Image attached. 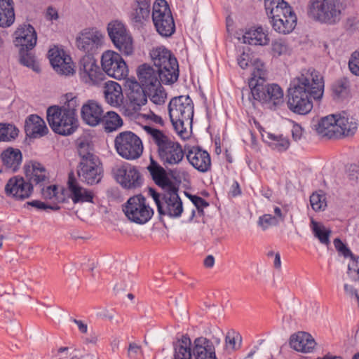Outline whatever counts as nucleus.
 Returning a JSON list of instances; mask_svg holds the SVG:
<instances>
[{
	"label": "nucleus",
	"instance_id": "f257e3e1",
	"mask_svg": "<svg viewBox=\"0 0 359 359\" xmlns=\"http://www.w3.org/2000/svg\"><path fill=\"white\" fill-rule=\"evenodd\" d=\"M324 93L322 75L313 69H304L290 83L287 107L294 113L304 115L313 109L311 98L320 100Z\"/></svg>",
	"mask_w": 359,
	"mask_h": 359
},
{
	"label": "nucleus",
	"instance_id": "f03ea898",
	"mask_svg": "<svg viewBox=\"0 0 359 359\" xmlns=\"http://www.w3.org/2000/svg\"><path fill=\"white\" fill-rule=\"evenodd\" d=\"M266 72L264 64L259 60L252 62V72L248 81L249 88L243 89L242 100L244 104L255 106L259 102L270 109L283 103V90L277 84L266 83Z\"/></svg>",
	"mask_w": 359,
	"mask_h": 359
},
{
	"label": "nucleus",
	"instance_id": "7ed1b4c3",
	"mask_svg": "<svg viewBox=\"0 0 359 359\" xmlns=\"http://www.w3.org/2000/svg\"><path fill=\"white\" fill-rule=\"evenodd\" d=\"M264 7L270 23L276 32L290 34L297 25V18L285 0H264Z\"/></svg>",
	"mask_w": 359,
	"mask_h": 359
},
{
	"label": "nucleus",
	"instance_id": "20e7f679",
	"mask_svg": "<svg viewBox=\"0 0 359 359\" xmlns=\"http://www.w3.org/2000/svg\"><path fill=\"white\" fill-rule=\"evenodd\" d=\"M143 129L149 140L156 145L159 158L164 165H176L182 161L184 151L179 143L172 140L162 130L151 126H145Z\"/></svg>",
	"mask_w": 359,
	"mask_h": 359
},
{
	"label": "nucleus",
	"instance_id": "39448f33",
	"mask_svg": "<svg viewBox=\"0 0 359 359\" xmlns=\"http://www.w3.org/2000/svg\"><path fill=\"white\" fill-rule=\"evenodd\" d=\"M170 121L178 133H182L184 125H190L194 116V104L188 95L173 97L168 104Z\"/></svg>",
	"mask_w": 359,
	"mask_h": 359
},
{
	"label": "nucleus",
	"instance_id": "423d86ee",
	"mask_svg": "<svg viewBox=\"0 0 359 359\" xmlns=\"http://www.w3.org/2000/svg\"><path fill=\"white\" fill-rule=\"evenodd\" d=\"M47 120L51 129L62 135H69L77 128V118L74 114L69 111H65L58 106L48 108Z\"/></svg>",
	"mask_w": 359,
	"mask_h": 359
},
{
	"label": "nucleus",
	"instance_id": "0eeeda50",
	"mask_svg": "<svg viewBox=\"0 0 359 359\" xmlns=\"http://www.w3.org/2000/svg\"><path fill=\"white\" fill-rule=\"evenodd\" d=\"M313 19L321 22L334 24L341 18L340 0H311L309 11Z\"/></svg>",
	"mask_w": 359,
	"mask_h": 359
},
{
	"label": "nucleus",
	"instance_id": "6e6552de",
	"mask_svg": "<svg viewBox=\"0 0 359 359\" xmlns=\"http://www.w3.org/2000/svg\"><path fill=\"white\" fill-rule=\"evenodd\" d=\"M114 145L118 155L127 160L137 159L143 153L141 139L131 131L120 133L115 137Z\"/></svg>",
	"mask_w": 359,
	"mask_h": 359
},
{
	"label": "nucleus",
	"instance_id": "1a4fd4ad",
	"mask_svg": "<svg viewBox=\"0 0 359 359\" xmlns=\"http://www.w3.org/2000/svg\"><path fill=\"white\" fill-rule=\"evenodd\" d=\"M152 20L157 32L163 37L171 36L175 24L170 9L165 0H156L153 6Z\"/></svg>",
	"mask_w": 359,
	"mask_h": 359
},
{
	"label": "nucleus",
	"instance_id": "9d476101",
	"mask_svg": "<svg viewBox=\"0 0 359 359\" xmlns=\"http://www.w3.org/2000/svg\"><path fill=\"white\" fill-rule=\"evenodd\" d=\"M123 211L130 222L139 224L147 223L154 215L153 209L141 194L129 198L123 206Z\"/></svg>",
	"mask_w": 359,
	"mask_h": 359
},
{
	"label": "nucleus",
	"instance_id": "9b49d317",
	"mask_svg": "<svg viewBox=\"0 0 359 359\" xmlns=\"http://www.w3.org/2000/svg\"><path fill=\"white\" fill-rule=\"evenodd\" d=\"M104 42V34L97 27L85 28L76 37V46L85 55L93 56L96 54Z\"/></svg>",
	"mask_w": 359,
	"mask_h": 359
},
{
	"label": "nucleus",
	"instance_id": "f8f14e48",
	"mask_svg": "<svg viewBox=\"0 0 359 359\" xmlns=\"http://www.w3.org/2000/svg\"><path fill=\"white\" fill-rule=\"evenodd\" d=\"M79 76L87 86H97L105 79V74L93 56L84 55L79 62Z\"/></svg>",
	"mask_w": 359,
	"mask_h": 359
},
{
	"label": "nucleus",
	"instance_id": "ddd939ff",
	"mask_svg": "<svg viewBox=\"0 0 359 359\" xmlns=\"http://www.w3.org/2000/svg\"><path fill=\"white\" fill-rule=\"evenodd\" d=\"M107 32L114 46L121 53L125 55L133 53V39L121 22L115 20L109 23Z\"/></svg>",
	"mask_w": 359,
	"mask_h": 359
},
{
	"label": "nucleus",
	"instance_id": "4468645a",
	"mask_svg": "<svg viewBox=\"0 0 359 359\" xmlns=\"http://www.w3.org/2000/svg\"><path fill=\"white\" fill-rule=\"evenodd\" d=\"M101 65L104 73L117 80L126 79L128 69L121 56L114 50L104 51L101 57Z\"/></svg>",
	"mask_w": 359,
	"mask_h": 359
},
{
	"label": "nucleus",
	"instance_id": "2eb2a0df",
	"mask_svg": "<svg viewBox=\"0 0 359 359\" xmlns=\"http://www.w3.org/2000/svg\"><path fill=\"white\" fill-rule=\"evenodd\" d=\"M163 194V202L158 204L160 215H167L171 217H178L183 211L182 202L178 196V189L174 185L166 188Z\"/></svg>",
	"mask_w": 359,
	"mask_h": 359
},
{
	"label": "nucleus",
	"instance_id": "dca6fc26",
	"mask_svg": "<svg viewBox=\"0 0 359 359\" xmlns=\"http://www.w3.org/2000/svg\"><path fill=\"white\" fill-rule=\"evenodd\" d=\"M50 62L54 70L61 75H72L75 72L72 57L58 46H54L48 51Z\"/></svg>",
	"mask_w": 359,
	"mask_h": 359
},
{
	"label": "nucleus",
	"instance_id": "f3484780",
	"mask_svg": "<svg viewBox=\"0 0 359 359\" xmlns=\"http://www.w3.org/2000/svg\"><path fill=\"white\" fill-rule=\"evenodd\" d=\"M102 169L98 158H91L80 161L77 170L79 179L88 184L98 183L102 178Z\"/></svg>",
	"mask_w": 359,
	"mask_h": 359
},
{
	"label": "nucleus",
	"instance_id": "a211bd4d",
	"mask_svg": "<svg viewBox=\"0 0 359 359\" xmlns=\"http://www.w3.org/2000/svg\"><path fill=\"white\" fill-rule=\"evenodd\" d=\"M33 191V185L23 177H13L8 180L5 186L6 196L16 200L29 198Z\"/></svg>",
	"mask_w": 359,
	"mask_h": 359
},
{
	"label": "nucleus",
	"instance_id": "6ab92c4d",
	"mask_svg": "<svg viewBox=\"0 0 359 359\" xmlns=\"http://www.w3.org/2000/svg\"><path fill=\"white\" fill-rule=\"evenodd\" d=\"M116 181L126 189H135L141 184V177L135 167L126 164L117 168L115 172Z\"/></svg>",
	"mask_w": 359,
	"mask_h": 359
},
{
	"label": "nucleus",
	"instance_id": "aec40b11",
	"mask_svg": "<svg viewBox=\"0 0 359 359\" xmlns=\"http://www.w3.org/2000/svg\"><path fill=\"white\" fill-rule=\"evenodd\" d=\"M103 113L102 104L93 100H88L81 109V119L86 124L92 127L100 125Z\"/></svg>",
	"mask_w": 359,
	"mask_h": 359
},
{
	"label": "nucleus",
	"instance_id": "412c9836",
	"mask_svg": "<svg viewBox=\"0 0 359 359\" xmlns=\"http://www.w3.org/2000/svg\"><path fill=\"white\" fill-rule=\"evenodd\" d=\"M186 157L190 164L201 172H206L211 168L210 154L199 147H192L189 149Z\"/></svg>",
	"mask_w": 359,
	"mask_h": 359
},
{
	"label": "nucleus",
	"instance_id": "4be33fe9",
	"mask_svg": "<svg viewBox=\"0 0 359 359\" xmlns=\"http://www.w3.org/2000/svg\"><path fill=\"white\" fill-rule=\"evenodd\" d=\"M67 184L69 198L74 203H93L94 193L81 187L73 174L69 175Z\"/></svg>",
	"mask_w": 359,
	"mask_h": 359
},
{
	"label": "nucleus",
	"instance_id": "5701e85b",
	"mask_svg": "<svg viewBox=\"0 0 359 359\" xmlns=\"http://www.w3.org/2000/svg\"><path fill=\"white\" fill-rule=\"evenodd\" d=\"M14 34V43L16 46L32 49L36 44V32L29 24H23L19 26Z\"/></svg>",
	"mask_w": 359,
	"mask_h": 359
},
{
	"label": "nucleus",
	"instance_id": "b1692460",
	"mask_svg": "<svg viewBox=\"0 0 359 359\" xmlns=\"http://www.w3.org/2000/svg\"><path fill=\"white\" fill-rule=\"evenodd\" d=\"M158 71L153 67L144 64L138 67L137 76L142 87L151 90L161 85Z\"/></svg>",
	"mask_w": 359,
	"mask_h": 359
},
{
	"label": "nucleus",
	"instance_id": "393cba45",
	"mask_svg": "<svg viewBox=\"0 0 359 359\" xmlns=\"http://www.w3.org/2000/svg\"><path fill=\"white\" fill-rule=\"evenodd\" d=\"M337 138L353 136L358 129V122L343 111L335 114Z\"/></svg>",
	"mask_w": 359,
	"mask_h": 359
},
{
	"label": "nucleus",
	"instance_id": "a878e982",
	"mask_svg": "<svg viewBox=\"0 0 359 359\" xmlns=\"http://www.w3.org/2000/svg\"><path fill=\"white\" fill-rule=\"evenodd\" d=\"M316 344L312 336L305 332H298L292 334L290 338L291 348L299 352L310 353L314 349Z\"/></svg>",
	"mask_w": 359,
	"mask_h": 359
},
{
	"label": "nucleus",
	"instance_id": "bb28decb",
	"mask_svg": "<svg viewBox=\"0 0 359 359\" xmlns=\"http://www.w3.org/2000/svg\"><path fill=\"white\" fill-rule=\"evenodd\" d=\"M314 129L321 137L337 139L335 114L323 117L314 125Z\"/></svg>",
	"mask_w": 359,
	"mask_h": 359
},
{
	"label": "nucleus",
	"instance_id": "cd10ccee",
	"mask_svg": "<svg viewBox=\"0 0 359 359\" xmlns=\"http://www.w3.org/2000/svg\"><path fill=\"white\" fill-rule=\"evenodd\" d=\"M25 130L27 136L36 138L46 135L48 128L40 116L32 114L29 116L25 121Z\"/></svg>",
	"mask_w": 359,
	"mask_h": 359
},
{
	"label": "nucleus",
	"instance_id": "c85d7f7f",
	"mask_svg": "<svg viewBox=\"0 0 359 359\" xmlns=\"http://www.w3.org/2000/svg\"><path fill=\"white\" fill-rule=\"evenodd\" d=\"M193 353L196 359H217L212 343L203 337L194 340Z\"/></svg>",
	"mask_w": 359,
	"mask_h": 359
},
{
	"label": "nucleus",
	"instance_id": "c756f323",
	"mask_svg": "<svg viewBox=\"0 0 359 359\" xmlns=\"http://www.w3.org/2000/svg\"><path fill=\"white\" fill-rule=\"evenodd\" d=\"M286 212L276 206L273 208V215L271 213L264 214L259 217L257 226L263 231H266L271 227L278 226L280 223L285 221Z\"/></svg>",
	"mask_w": 359,
	"mask_h": 359
},
{
	"label": "nucleus",
	"instance_id": "7c9ffc66",
	"mask_svg": "<svg viewBox=\"0 0 359 359\" xmlns=\"http://www.w3.org/2000/svg\"><path fill=\"white\" fill-rule=\"evenodd\" d=\"M104 95L106 102L113 107H119L123 104L122 88L115 81H109L105 83Z\"/></svg>",
	"mask_w": 359,
	"mask_h": 359
},
{
	"label": "nucleus",
	"instance_id": "2f4dec72",
	"mask_svg": "<svg viewBox=\"0 0 359 359\" xmlns=\"http://www.w3.org/2000/svg\"><path fill=\"white\" fill-rule=\"evenodd\" d=\"M150 16V2L147 0H135L130 13V19L135 26L142 25Z\"/></svg>",
	"mask_w": 359,
	"mask_h": 359
},
{
	"label": "nucleus",
	"instance_id": "473e14b6",
	"mask_svg": "<svg viewBox=\"0 0 359 359\" xmlns=\"http://www.w3.org/2000/svg\"><path fill=\"white\" fill-rule=\"evenodd\" d=\"M25 176L28 182L41 184L48 180V173L45 168L39 163H32L31 165L25 168Z\"/></svg>",
	"mask_w": 359,
	"mask_h": 359
},
{
	"label": "nucleus",
	"instance_id": "72a5a7b5",
	"mask_svg": "<svg viewBox=\"0 0 359 359\" xmlns=\"http://www.w3.org/2000/svg\"><path fill=\"white\" fill-rule=\"evenodd\" d=\"M242 39L244 43L255 46H265L269 42L268 34L261 27L247 31L243 36Z\"/></svg>",
	"mask_w": 359,
	"mask_h": 359
},
{
	"label": "nucleus",
	"instance_id": "f704fd0d",
	"mask_svg": "<svg viewBox=\"0 0 359 359\" xmlns=\"http://www.w3.org/2000/svg\"><path fill=\"white\" fill-rule=\"evenodd\" d=\"M123 121L122 118L116 112L113 111L103 113L100 120V125L102 126L104 130L106 133H112L118 130L122 127Z\"/></svg>",
	"mask_w": 359,
	"mask_h": 359
},
{
	"label": "nucleus",
	"instance_id": "c9c22d12",
	"mask_svg": "<svg viewBox=\"0 0 359 359\" xmlns=\"http://www.w3.org/2000/svg\"><path fill=\"white\" fill-rule=\"evenodd\" d=\"M148 170L156 184L161 187L163 189L169 188L173 185L166 176L165 170L154 161H151L150 165L148 166Z\"/></svg>",
	"mask_w": 359,
	"mask_h": 359
},
{
	"label": "nucleus",
	"instance_id": "e433bc0d",
	"mask_svg": "<svg viewBox=\"0 0 359 359\" xmlns=\"http://www.w3.org/2000/svg\"><path fill=\"white\" fill-rule=\"evenodd\" d=\"M15 20L13 0H0V27H10Z\"/></svg>",
	"mask_w": 359,
	"mask_h": 359
},
{
	"label": "nucleus",
	"instance_id": "4c0bfd02",
	"mask_svg": "<svg viewBox=\"0 0 359 359\" xmlns=\"http://www.w3.org/2000/svg\"><path fill=\"white\" fill-rule=\"evenodd\" d=\"M22 153L18 149L10 148L1 154L4 164L13 172L18 170L22 163Z\"/></svg>",
	"mask_w": 359,
	"mask_h": 359
},
{
	"label": "nucleus",
	"instance_id": "58836bf2",
	"mask_svg": "<svg viewBox=\"0 0 359 359\" xmlns=\"http://www.w3.org/2000/svg\"><path fill=\"white\" fill-rule=\"evenodd\" d=\"M130 104L135 111L140 109L147 102V97L143 87L136 84L133 86L128 94Z\"/></svg>",
	"mask_w": 359,
	"mask_h": 359
},
{
	"label": "nucleus",
	"instance_id": "ea45409f",
	"mask_svg": "<svg viewBox=\"0 0 359 359\" xmlns=\"http://www.w3.org/2000/svg\"><path fill=\"white\" fill-rule=\"evenodd\" d=\"M191 341L187 335H183L174 345L173 359H191Z\"/></svg>",
	"mask_w": 359,
	"mask_h": 359
},
{
	"label": "nucleus",
	"instance_id": "a19ab883",
	"mask_svg": "<svg viewBox=\"0 0 359 359\" xmlns=\"http://www.w3.org/2000/svg\"><path fill=\"white\" fill-rule=\"evenodd\" d=\"M172 56L171 52L163 46L154 48L150 51V57L156 69L162 67Z\"/></svg>",
	"mask_w": 359,
	"mask_h": 359
},
{
	"label": "nucleus",
	"instance_id": "79ce46f5",
	"mask_svg": "<svg viewBox=\"0 0 359 359\" xmlns=\"http://www.w3.org/2000/svg\"><path fill=\"white\" fill-rule=\"evenodd\" d=\"M311 228L315 237H316L322 244L328 245L330 243L331 231L327 229L323 224L312 219L311 222Z\"/></svg>",
	"mask_w": 359,
	"mask_h": 359
},
{
	"label": "nucleus",
	"instance_id": "37998d69",
	"mask_svg": "<svg viewBox=\"0 0 359 359\" xmlns=\"http://www.w3.org/2000/svg\"><path fill=\"white\" fill-rule=\"evenodd\" d=\"M77 151L79 156L81 158V161L83 160L98 158L94 155L93 151V146L91 143L86 139H79L77 142Z\"/></svg>",
	"mask_w": 359,
	"mask_h": 359
},
{
	"label": "nucleus",
	"instance_id": "c03bdc74",
	"mask_svg": "<svg viewBox=\"0 0 359 359\" xmlns=\"http://www.w3.org/2000/svg\"><path fill=\"white\" fill-rule=\"evenodd\" d=\"M18 129L13 124L0 123V142H10L18 135Z\"/></svg>",
	"mask_w": 359,
	"mask_h": 359
},
{
	"label": "nucleus",
	"instance_id": "a18cd8bd",
	"mask_svg": "<svg viewBox=\"0 0 359 359\" xmlns=\"http://www.w3.org/2000/svg\"><path fill=\"white\" fill-rule=\"evenodd\" d=\"M291 50L290 46L285 39H278L271 43V52L274 57L289 55Z\"/></svg>",
	"mask_w": 359,
	"mask_h": 359
},
{
	"label": "nucleus",
	"instance_id": "49530a36",
	"mask_svg": "<svg viewBox=\"0 0 359 359\" xmlns=\"http://www.w3.org/2000/svg\"><path fill=\"white\" fill-rule=\"evenodd\" d=\"M31 49L20 48L19 50L20 62L22 65L32 68L35 72L39 71V67L36 63L34 55L29 51Z\"/></svg>",
	"mask_w": 359,
	"mask_h": 359
},
{
	"label": "nucleus",
	"instance_id": "de8ad7c7",
	"mask_svg": "<svg viewBox=\"0 0 359 359\" xmlns=\"http://www.w3.org/2000/svg\"><path fill=\"white\" fill-rule=\"evenodd\" d=\"M349 91V82L343 78L337 81L332 85V93L334 97L337 99L345 97L348 95Z\"/></svg>",
	"mask_w": 359,
	"mask_h": 359
},
{
	"label": "nucleus",
	"instance_id": "09e8293b",
	"mask_svg": "<svg viewBox=\"0 0 359 359\" xmlns=\"http://www.w3.org/2000/svg\"><path fill=\"white\" fill-rule=\"evenodd\" d=\"M153 91L151 90L150 100L155 106L153 108L158 109V106L163 105L165 102L167 94L163 90L161 85L156 88H152Z\"/></svg>",
	"mask_w": 359,
	"mask_h": 359
},
{
	"label": "nucleus",
	"instance_id": "8fccbe9b",
	"mask_svg": "<svg viewBox=\"0 0 359 359\" xmlns=\"http://www.w3.org/2000/svg\"><path fill=\"white\" fill-rule=\"evenodd\" d=\"M171 69L172 75L170 77V81H177L179 77V65L177 59L172 56L164 63L162 67H158L157 70H165Z\"/></svg>",
	"mask_w": 359,
	"mask_h": 359
},
{
	"label": "nucleus",
	"instance_id": "3c124183",
	"mask_svg": "<svg viewBox=\"0 0 359 359\" xmlns=\"http://www.w3.org/2000/svg\"><path fill=\"white\" fill-rule=\"evenodd\" d=\"M269 137L273 140V142H271V147L273 149L278 151H285L290 146L289 140L283 136H276L275 135L270 134Z\"/></svg>",
	"mask_w": 359,
	"mask_h": 359
},
{
	"label": "nucleus",
	"instance_id": "603ef678",
	"mask_svg": "<svg viewBox=\"0 0 359 359\" xmlns=\"http://www.w3.org/2000/svg\"><path fill=\"white\" fill-rule=\"evenodd\" d=\"M310 203L315 211L323 210L327 205L325 196L317 193H313L310 196Z\"/></svg>",
	"mask_w": 359,
	"mask_h": 359
},
{
	"label": "nucleus",
	"instance_id": "864d4df0",
	"mask_svg": "<svg viewBox=\"0 0 359 359\" xmlns=\"http://www.w3.org/2000/svg\"><path fill=\"white\" fill-rule=\"evenodd\" d=\"M79 105L76 97H73L72 95H67V102L60 108L65 111H72L74 116L76 117V108Z\"/></svg>",
	"mask_w": 359,
	"mask_h": 359
},
{
	"label": "nucleus",
	"instance_id": "5fc2aeb1",
	"mask_svg": "<svg viewBox=\"0 0 359 359\" xmlns=\"http://www.w3.org/2000/svg\"><path fill=\"white\" fill-rule=\"evenodd\" d=\"M348 68L352 74L359 76V49L351 54L348 61Z\"/></svg>",
	"mask_w": 359,
	"mask_h": 359
},
{
	"label": "nucleus",
	"instance_id": "6e6d98bb",
	"mask_svg": "<svg viewBox=\"0 0 359 359\" xmlns=\"http://www.w3.org/2000/svg\"><path fill=\"white\" fill-rule=\"evenodd\" d=\"M158 109L156 108H150L149 111L147 114H143L142 116L147 120H149L155 123L159 124L161 126L163 125V121L161 116L156 114L155 113Z\"/></svg>",
	"mask_w": 359,
	"mask_h": 359
},
{
	"label": "nucleus",
	"instance_id": "4d7b16f0",
	"mask_svg": "<svg viewBox=\"0 0 359 359\" xmlns=\"http://www.w3.org/2000/svg\"><path fill=\"white\" fill-rule=\"evenodd\" d=\"M334 245L336 249L341 252L345 257H351L353 259V255L351 250L341 242L339 238H335L334 241Z\"/></svg>",
	"mask_w": 359,
	"mask_h": 359
},
{
	"label": "nucleus",
	"instance_id": "13d9d810",
	"mask_svg": "<svg viewBox=\"0 0 359 359\" xmlns=\"http://www.w3.org/2000/svg\"><path fill=\"white\" fill-rule=\"evenodd\" d=\"M27 205H31V206H32L36 209H39V210L51 209L53 210H57L60 208L57 205H55V206L47 205L45 203L41 202L40 201H37V200L29 201L27 203Z\"/></svg>",
	"mask_w": 359,
	"mask_h": 359
},
{
	"label": "nucleus",
	"instance_id": "bf43d9fd",
	"mask_svg": "<svg viewBox=\"0 0 359 359\" xmlns=\"http://www.w3.org/2000/svg\"><path fill=\"white\" fill-rule=\"evenodd\" d=\"M68 351L69 348L67 347H60L57 350H53L52 351V358L53 359H67L68 358Z\"/></svg>",
	"mask_w": 359,
	"mask_h": 359
},
{
	"label": "nucleus",
	"instance_id": "052dcab7",
	"mask_svg": "<svg viewBox=\"0 0 359 359\" xmlns=\"http://www.w3.org/2000/svg\"><path fill=\"white\" fill-rule=\"evenodd\" d=\"M57 187L55 185L48 186L46 189H42V196L44 198L52 199L56 197L57 195Z\"/></svg>",
	"mask_w": 359,
	"mask_h": 359
},
{
	"label": "nucleus",
	"instance_id": "680f3d73",
	"mask_svg": "<svg viewBox=\"0 0 359 359\" xmlns=\"http://www.w3.org/2000/svg\"><path fill=\"white\" fill-rule=\"evenodd\" d=\"M158 76H160V80L161 83L164 84H172L175 81H170V77L172 75L171 72V69H165V70H158Z\"/></svg>",
	"mask_w": 359,
	"mask_h": 359
},
{
	"label": "nucleus",
	"instance_id": "e2e57ef3",
	"mask_svg": "<svg viewBox=\"0 0 359 359\" xmlns=\"http://www.w3.org/2000/svg\"><path fill=\"white\" fill-rule=\"evenodd\" d=\"M251 62L250 54L245 51L238 58V64L242 69H245Z\"/></svg>",
	"mask_w": 359,
	"mask_h": 359
},
{
	"label": "nucleus",
	"instance_id": "0e129e2a",
	"mask_svg": "<svg viewBox=\"0 0 359 359\" xmlns=\"http://www.w3.org/2000/svg\"><path fill=\"white\" fill-rule=\"evenodd\" d=\"M190 199L193 204L196 207L197 209L207 207L208 203L202 198L196 196H190Z\"/></svg>",
	"mask_w": 359,
	"mask_h": 359
},
{
	"label": "nucleus",
	"instance_id": "69168bd1",
	"mask_svg": "<svg viewBox=\"0 0 359 359\" xmlns=\"http://www.w3.org/2000/svg\"><path fill=\"white\" fill-rule=\"evenodd\" d=\"M291 132L293 140L294 141H298L301 139L303 135V128L299 124H294Z\"/></svg>",
	"mask_w": 359,
	"mask_h": 359
},
{
	"label": "nucleus",
	"instance_id": "338daca9",
	"mask_svg": "<svg viewBox=\"0 0 359 359\" xmlns=\"http://www.w3.org/2000/svg\"><path fill=\"white\" fill-rule=\"evenodd\" d=\"M344 290L347 294L350 296H355L359 302V294L358 293V290H359L358 285L345 284Z\"/></svg>",
	"mask_w": 359,
	"mask_h": 359
},
{
	"label": "nucleus",
	"instance_id": "774afa93",
	"mask_svg": "<svg viewBox=\"0 0 359 359\" xmlns=\"http://www.w3.org/2000/svg\"><path fill=\"white\" fill-rule=\"evenodd\" d=\"M141 351L140 346L135 343H130L128 347V355L131 358L135 357Z\"/></svg>",
	"mask_w": 359,
	"mask_h": 359
}]
</instances>
